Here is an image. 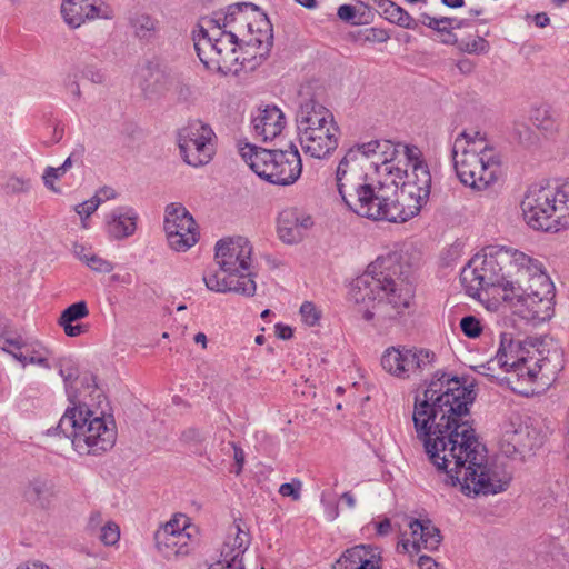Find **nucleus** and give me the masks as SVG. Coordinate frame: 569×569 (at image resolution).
<instances>
[{"label":"nucleus","instance_id":"48","mask_svg":"<svg viewBox=\"0 0 569 569\" xmlns=\"http://www.w3.org/2000/svg\"><path fill=\"white\" fill-rule=\"evenodd\" d=\"M63 330H64V333L68 336V337H79L83 333H86L88 331V327L86 325H82V323H76V325H60Z\"/></svg>","mask_w":569,"mask_h":569},{"label":"nucleus","instance_id":"16","mask_svg":"<svg viewBox=\"0 0 569 569\" xmlns=\"http://www.w3.org/2000/svg\"><path fill=\"white\" fill-rule=\"evenodd\" d=\"M435 355L429 350L389 347L381 357L385 371L400 379L419 378L433 368Z\"/></svg>","mask_w":569,"mask_h":569},{"label":"nucleus","instance_id":"11","mask_svg":"<svg viewBox=\"0 0 569 569\" xmlns=\"http://www.w3.org/2000/svg\"><path fill=\"white\" fill-rule=\"evenodd\" d=\"M204 23L208 28L219 27L227 36L234 34V40L242 46L256 48L254 57L264 58L272 47V24L252 3L231 4L226 12H216Z\"/></svg>","mask_w":569,"mask_h":569},{"label":"nucleus","instance_id":"60","mask_svg":"<svg viewBox=\"0 0 569 569\" xmlns=\"http://www.w3.org/2000/svg\"><path fill=\"white\" fill-rule=\"evenodd\" d=\"M549 22H550V19L545 12L537 13L535 16V23H536V26H538L540 28H545L546 26L549 24Z\"/></svg>","mask_w":569,"mask_h":569},{"label":"nucleus","instance_id":"4","mask_svg":"<svg viewBox=\"0 0 569 569\" xmlns=\"http://www.w3.org/2000/svg\"><path fill=\"white\" fill-rule=\"evenodd\" d=\"M413 286L397 254L379 257L367 270L355 279L350 299L367 321L386 327L397 320L409 308Z\"/></svg>","mask_w":569,"mask_h":569},{"label":"nucleus","instance_id":"62","mask_svg":"<svg viewBox=\"0 0 569 569\" xmlns=\"http://www.w3.org/2000/svg\"><path fill=\"white\" fill-rule=\"evenodd\" d=\"M183 438L189 441H191V440L198 441V440H200V433L196 429H189L186 432H183Z\"/></svg>","mask_w":569,"mask_h":569},{"label":"nucleus","instance_id":"38","mask_svg":"<svg viewBox=\"0 0 569 569\" xmlns=\"http://www.w3.org/2000/svg\"><path fill=\"white\" fill-rule=\"evenodd\" d=\"M31 189V181L17 176L8 178L3 184V190L7 194L27 193Z\"/></svg>","mask_w":569,"mask_h":569},{"label":"nucleus","instance_id":"54","mask_svg":"<svg viewBox=\"0 0 569 569\" xmlns=\"http://www.w3.org/2000/svg\"><path fill=\"white\" fill-rule=\"evenodd\" d=\"M276 335L280 339H289L292 337V329L289 326L278 323L276 326Z\"/></svg>","mask_w":569,"mask_h":569},{"label":"nucleus","instance_id":"59","mask_svg":"<svg viewBox=\"0 0 569 569\" xmlns=\"http://www.w3.org/2000/svg\"><path fill=\"white\" fill-rule=\"evenodd\" d=\"M391 529V522L388 518L377 523V532L380 536L388 535Z\"/></svg>","mask_w":569,"mask_h":569},{"label":"nucleus","instance_id":"14","mask_svg":"<svg viewBox=\"0 0 569 569\" xmlns=\"http://www.w3.org/2000/svg\"><path fill=\"white\" fill-rule=\"evenodd\" d=\"M547 433L533 419L510 412L500 423V455L525 460L545 445Z\"/></svg>","mask_w":569,"mask_h":569},{"label":"nucleus","instance_id":"53","mask_svg":"<svg viewBox=\"0 0 569 569\" xmlns=\"http://www.w3.org/2000/svg\"><path fill=\"white\" fill-rule=\"evenodd\" d=\"M93 197H99L101 204L106 200L114 199L117 197V193L112 188L103 187Z\"/></svg>","mask_w":569,"mask_h":569},{"label":"nucleus","instance_id":"49","mask_svg":"<svg viewBox=\"0 0 569 569\" xmlns=\"http://www.w3.org/2000/svg\"><path fill=\"white\" fill-rule=\"evenodd\" d=\"M64 174L66 172L61 166L57 168L48 167L43 173V182L48 183L49 179H60Z\"/></svg>","mask_w":569,"mask_h":569},{"label":"nucleus","instance_id":"27","mask_svg":"<svg viewBox=\"0 0 569 569\" xmlns=\"http://www.w3.org/2000/svg\"><path fill=\"white\" fill-rule=\"evenodd\" d=\"M249 533L244 531L239 521L230 527L229 532L220 548L219 560L228 563L243 565L242 556L249 548Z\"/></svg>","mask_w":569,"mask_h":569},{"label":"nucleus","instance_id":"13","mask_svg":"<svg viewBox=\"0 0 569 569\" xmlns=\"http://www.w3.org/2000/svg\"><path fill=\"white\" fill-rule=\"evenodd\" d=\"M194 48L203 66L224 76L238 73L243 64L238 48L242 44L233 36H227L219 27L201 26L193 34Z\"/></svg>","mask_w":569,"mask_h":569},{"label":"nucleus","instance_id":"12","mask_svg":"<svg viewBox=\"0 0 569 569\" xmlns=\"http://www.w3.org/2000/svg\"><path fill=\"white\" fill-rule=\"evenodd\" d=\"M239 152L257 176L272 184H292L302 171L300 153L296 147L270 150L244 143L239 146Z\"/></svg>","mask_w":569,"mask_h":569},{"label":"nucleus","instance_id":"37","mask_svg":"<svg viewBox=\"0 0 569 569\" xmlns=\"http://www.w3.org/2000/svg\"><path fill=\"white\" fill-rule=\"evenodd\" d=\"M420 21L422 24H425L428 28L436 30L438 32L448 31V26L451 27L452 23H455V22H457L458 28H461L463 24L462 20H458L456 18L443 17V18L438 19V18L430 17L427 13L420 14Z\"/></svg>","mask_w":569,"mask_h":569},{"label":"nucleus","instance_id":"15","mask_svg":"<svg viewBox=\"0 0 569 569\" xmlns=\"http://www.w3.org/2000/svg\"><path fill=\"white\" fill-rule=\"evenodd\" d=\"M498 250L493 246L486 247L482 253L476 254L461 270L460 281L466 293L486 305L488 310L496 311L498 305L490 300V290L498 283Z\"/></svg>","mask_w":569,"mask_h":569},{"label":"nucleus","instance_id":"22","mask_svg":"<svg viewBox=\"0 0 569 569\" xmlns=\"http://www.w3.org/2000/svg\"><path fill=\"white\" fill-rule=\"evenodd\" d=\"M61 16L70 28L77 29L87 21L111 20L114 11L102 0H62Z\"/></svg>","mask_w":569,"mask_h":569},{"label":"nucleus","instance_id":"26","mask_svg":"<svg viewBox=\"0 0 569 569\" xmlns=\"http://www.w3.org/2000/svg\"><path fill=\"white\" fill-rule=\"evenodd\" d=\"M284 123V116L276 106L258 109L257 113L252 117L253 131L263 141L278 137L282 132Z\"/></svg>","mask_w":569,"mask_h":569},{"label":"nucleus","instance_id":"18","mask_svg":"<svg viewBox=\"0 0 569 569\" xmlns=\"http://www.w3.org/2000/svg\"><path fill=\"white\" fill-rule=\"evenodd\" d=\"M251 256L252 246L243 237L221 239L216 244V263L222 272L236 273L240 280L254 279Z\"/></svg>","mask_w":569,"mask_h":569},{"label":"nucleus","instance_id":"3","mask_svg":"<svg viewBox=\"0 0 569 569\" xmlns=\"http://www.w3.org/2000/svg\"><path fill=\"white\" fill-rule=\"evenodd\" d=\"M395 143L389 140H371L351 147L336 169V186L345 204L356 214L379 221L381 203L386 201L385 180L375 181L369 171L379 174L401 171L393 167Z\"/></svg>","mask_w":569,"mask_h":569},{"label":"nucleus","instance_id":"28","mask_svg":"<svg viewBox=\"0 0 569 569\" xmlns=\"http://www.w3.org/2000/svg\"><path fill=\"white\" fill-rule=\"evenodd\" d=\"M380 556L366 546L346 550L332 565V569H381Z\"/></svg>","mask_w":569,"mask_h":569},{"label":"nucleus","instance_id":"2","mask_svg":"<svg viewBox=\"0 0 569 569\" xmlns=\"http://www.w3.org/2000/svg\"><path fill=\"white\" fill-rule=\"evenodd\" d=\"M556 287L545 264L512 246H500V318L523 330L553 316Z\"/></svg>","mask_w":569,"mask_h":569},{"label":"nucleus","instance_id":"6","mask_svg":"<svg viewBox=\"0 0 569 569\" xmlns=\"http://www.w3.org/2000/svg\"><path fill=\"white\" fill-rule=\"evenodd\" d=\"M86 385L79 395H71L72 407L67 408L56 428L72 443L79 455H100L110 450L117 440L113 417L106 413L102 403L108 406L106 397L96 383L93 376H84Z\"/></svg>","mask_w":569,"mask_h":569},{"label":"nucleus","instance_id":"57","mask_svg":"<svg viewBox=\"0 0 569 569\" xmlns=\"http://www.w3.org/2000/svg\"><path fill=\"white\" fill-rule=\"evenodd\" d=\"M67 88L69 90V92L72 94V97L79 101L80 98H81V90H80V86L79 83L76 81V80H71L68 84H67Z\"/></svg>","mask_w":569,"mask_h":569},{"label":"nucleus","instance_id":"33","mask_svg":"<svg viewBox=\"0 0 569 569\" xmlns=\"http://www.w3.org/2000/svg\"><path fill=\"white\" fill-rule=\"evenodd\" d=\"M441 539L440 530L435 527L430 520H425L423 532L420 535L419 539L412 540L411 548L416 552H419L421 549L433 551L438 549Z\"/></svg>","mask_w":569,"mask_h":569},{"label":"nucleus","instance_id":"36","mask_svg":"<svg viewBox=\"0 0 569 569\" xmlns=\"http://www.w3.org/2000/svg\"><path fill=\"white\" fill-rule=\"evenodd\" d=\"M511 132L521 144L531 146L537 141L535 131L522 120H515L512 122Z\"/></svg>","mask_w":569,"mask_h":569},{"label":"nucleus","instance_id":"32","mask_svg":"<svg viewBox=\"0 0 569 569\" xmlns=\"http://www.w3.org/2000/svg\"><path fill=\"white\" fill-rule=\"evenodd\" d=\"M90 529H99V540L106 546H114L120 539V528L113 521L102 523L99 513L91 516L89 522Z\"/></svg>","mask_w":569,"mask_h":569},{"label":"nucleus","instance_id":"41","mask_svg":"<svg viewBox=\"0 0 569 569\" xmlns=\"http://www.w3.org/2000/svg\"><path fill=\"white\" fill-rule=\"evenodd\" d=\"M300 315L302 317V320L308 326H315L318 323L320 319V312L316 308V306L311 302H303L300 307Z\"/></svg>","mask_w":569,"mask_h":569},{"label":"nucleus","instance_id":"21","mask_svg":"<svg viewBox=\"0 0 569 569\" xmlns=\"http://www.w3.org/2000/svg\"><path fill=\"white\" fill-rule=\"evenodd\" d=\"M0 349L11 355L22 367L37 365L50 369L49 351L38 342H28L20 336H14L4 330V323L0 320Z\"/></svg>","mask_w":569,"mask_h":569},{"label":"nucleus","instance_id":"51","mask_svg":"<svg viewBox=\"0 0 569 569\" xmlns=\"http://www.w3.org/2000/svg\"><path fill=\"white\" fill-rule=\"evenodd\" d=\"M72 252L79 260H81L84 263H87V259H89L92 254L87 250V248L83 244L80 243L73 244Z\"/></svg>","mask_w":569,"mask_h":569},{"label":"nucleus","instance_id":"64","mask_svg":"<svg viewBox=\"0 0 569 569\" xmlns=\"http://www.w3.org/2000/svg\"><path fill=\"white\" fill-rule=\"evenodd\" d=\"M341 499L347 503L349 508H353L356 506V500L350 492L342 493Z\"/></svg>","mask_w":569,"mask_h":569},{"label":"nucleus","instance_id":"56","mask_svg":"<svg viewBox=\"0 0 569 569\" xmlns=\"http://www.w3.org/2000/svg\"><path fill=\"white\" fill-rule=\"evenodd\" d=\"M16 569H51V568L41 561H26V562L19 565Z\"/></svg>","mask_w":569,"mask_h":569},{"label":"nucleus","instance_id":"43","mask_svg":"<svg viewBox=\"0 0 569 569\" xmlns=\"http://www.w3.org/2000/svg\"><path fill=\"white\" fill-rule=\"evenodd\" d=\"M302 483L300 480H293L292 482L282 483L279 488V493L283 497H289L293 501H298L301 498Z\"/></svg>","mask_w":569,"mask_h":569},{"label":"nucleus","instance_id":"8","mask_svg":"<svg viewBox=\"0 0 569 569\" xmlns=\"http://www.w3.org/2000/svg\"><path fill=\"white\" fill-rule=\"evenodd\" d=\"M523 220L536 231L569 230V180L533 182L520 202Z\"/></svg>","mask_w":569,"mask_h":569},{"label":"nucleus","instance_id":"19","mask_svg":"<svg viewBox=\"0 0 569 569\" xmlns=\"http://www.w3.org/2000/svg\"><path fill=\"white\" fill-rule=\"evenodd\" d=\"M163 229L171 249L184 252L198 241L197 223L181 203H170L164 210Z\"/></svg>","mask_w":569,"mask_h":569},{"label":"nucleus","instance_id":"10","mask_svg":"<svg viewBox=\"0 0 569 569\" xmlns=\"http://www.w3.org/2000/svg\"><path fill=\"white\" fill-rule=\"evenodd\" d=\"M452 160L457 177L465 186L483 191L496 182L498 154L480 131H462L455 139Z\"/></svg>","mask_w":569,"mask_h":569},{"label":"nucleus","instance_id":"52","mask_svg":"<svg viewBox=\"0 0 569 569\" xmlns=\"http://www.w3.org/2000/svg\"><path fill=\"white\" fill-rule=\"evenodd\" d=\"M423 522H425V520H418V519L411 520L409 522V528L411 530V536H412L413 540L419 539L420 535L423 532Z\"/></svg>","mask_w":569,"mask_h":569},{"label":"nucleus","instance_id":"47","mask_svg":"<svg viewBox=\"0 0 569 569\" xmlns=\"http://www.w3.org/2000/svg\"><path fill=\"white\" fill-rule=\"evenodd\" d=\"M356 9L351 4H341L337 11L338 18L346 22H351L356 18Z\"/></svg>","mask_w":569,"mask_h":569},{"label":"nucleus","instance_id":"20","mask_svg":"<svg viewBox=\"0 0 569 569\" xmlns=\"http://www.w3.org/2000/svg\"><path fill=\"white\" fill-rule=\"evenodd\" d=\"M191 530L190 519L186 515H174L154 533L158 550L166 558L188 555L192 545Z\"/></svg>","mask_w":569,"mask_h":569},{"label":"nucleus","instance_id":"29","mask_svg":"<svg viewBox=\"0 0 569 569\" xmlns=\"http://www.w3.org/2000/svg\"><path fill=\"white\" fill-rule=\"evenodd\" d=\"M54 496V485L47 476H34L29 479L22 489L23 499L31 506L47 509Z\"/></svg>","mask_w":569,"mask_h":569},{"label":"nucleus","instance_id":"30","mask_svg":"<svg viewBox=\"0 0 569 569\" xmlns=\"http://www.w3.org/2000/svg\"><path fill=\"white\" fill-rule=\"evenodd\" d=\"M129 27L133 37L142 43H151L160 30L159 20L142 12H137L129 18Z\"/></svg>","mask_w":569,"mask_h":569},{"label":"nucleus","instance_id":"31","mask_svg":"<svg viewBox=\"0 0 569 569\" xmlns=\"http://www.w3.org/2000/svg\"><path fill=\"white\" fill-rule=\"evenodd\" d=\"M530 121L545 136H552L559 129L555 111L549 106H537L530 111Z\"/></svg>","mask_w":569,"mask_h":569},{"label":"nucleus","instance_id":"1","mask_svg":"<svg viewBox=\"0 0 569 569\" xmlns=\"http://www.w3.org/2000/svg\"><path fill=\"white\" fill-rule=\"evenodd\" d=\"M473 399V390L437 371L415 398L413 426L429 461L452 486L460 485L467 496L495 495L487 448L469 421Z\"/></svg>","mask_w":569,"mask_h":569},{"label":"nucleus","instance_id":"5","mask_svg":"<svg viewBox=\"0 0 569 569\" xmlns=\"http://www.w3.org/2000/svg\"><path fill=\"white\" fill-rule=\"evenodd\" d=\"M500 385L521 396L546 390L563 369L561 348L549 338L520 340L500 337Z\"/></svg>","mask_w":569,"mask_h":569},{"label":"nucleus","instance_id":"44","mask_svg":"<svg viewBox=\"0 0 569 569\" xmlns=\"http://www.w3.org/2000/svg\"><path fill=\"white\" fill-rule=\"evenodd\" d=\"M100 198L92 197L91 199L74 207V211L84 218H89L100 206Z\"/></svg>","mask_w":569,"mask_h":569},{"label":"nucleus","instance_id":"39","mask_svg":"<svg viewBox=\"0 0 569 569\" xmlns=\"http://www.w3.org/2000/svg\"><path fill=\"white\" fill-rule=\"evenodd\" d=\"M458 47L460 50L468 53H482L488 50V42L480 36L473 39H462L459 41Z\"/></svg>","mask_w":569,"mask_h":569},{"label":"nucleus","instance_id":"34","mask_svg":"<svg viewBox=\"0 0 569 569\" xmlns=\"http://www.w3.org/2000/svg\"><path fill=\"white\" fill-rule=\"evenodd\" d=\"M89 315V309L87 307L86 301H78L76 303L70 305L68 308H66L60 318L58 323L59 325H72Z\"/></svg>","mask_w":569,"mask_h":569},{"label":"nucleus","instance_id":"50","mask_svg":"<svg viewBox=\"0 0 569 569\" xmlns=\"http://www.w3.org/2000/svg\"><path fill=\"white\" fill-rule=\"evenodd\" d=\"M231 449L233 450V457L237 463L236 473L239 475L242 470V466L244 463V452L241 448L237 447L234 443H229Z\"/></svg>","mask_w":569,"mask_h":569},{"label":"nucleus","instance_id":"45","mask_svg":"<svg viewBox=\"0 0 569 569\" xmlns=\"http://www.w3.org/2000/svg\"><path fill=\"white\" fill-rule=\"evenodd\" d=\"M498 362L495 361V359H490L489 361L485 363H480L476 366V370L479 375L489 378L490 380L496 379V371H497Z\"/></svg>","mask_w":569,"mask_h":569},{"label":"nucleus","instance_id":"46","mask_svg":"<svg viewBox=\"0 0 569 569\" xmlns=\"http://www.w3.org/2000/svg\"><path fill=\"white\" fill-rule=\"evenodd\" d=\"M82 76L84 79L97 84L103 83L106 79L103 72L94 67H86L82 71Z\"/></svg>","mask_w":569,"mask_h":569},{"label":"nucleus","instance_id":"58","mask_svg":"<svg viewBox=\"0 0 569 569\" xmlns=\"http://www.w3.org/2000/svg\"><path fill=\"white\" fill-rule=\"evenodd\" d=\"M378 9L386 17L390 10V8L395 4L391 0H375Z\"/></svg>","mask_w":569,"mask_h":569},{"label":"nucleus","instance_id":"42","mask_svg":"<svg viewBox=\"0 0 569 569\" xmlns=\"http://www.w3.org/2000/svg\"><path fill=\"white\" fill-rule=\"evenodd\" d=\"M91 270L101 273H109L113 270V263L97 254H91L86 263Z\"/></svg>","mask_w":569,"mask_h":569},{"label":"nucleus","instance_id":"7","mask_svg":"<svg viewBox=\"0 0 569 569\" xmlns=\"http://www.w3.org/2000/svg\"><path fill=\"white\" fill-rule=\"evenodd\" d=\"M393 167L401 173H387L382 188L379 221L405 222L417 216L428 202L431 174L421 152L415 146L395 143Z\"/></svg>","mask_w":569,"mask_h":569},{"label":"nucleus","instance_id":"23","mask_svg":"<svg viewBox=\"0 0 569 569\" xmlns=\"http://www.w3.org/2000/svg\"><path fill=\"white\" fill-rule=\"evenodd\" d=\"M234 274L222 272L219 267V270H207L203 274V282L209 290L214 292H233L244 297H253L257 290L256 280H240Z\"/></svg>","mask_w":569,"mask_h":569},{"label":"nucleus","instance_id":"9","mask_svg":"<svg viewBox=\"0 0 569 569\" xmlns=\"http://www.w3.org/2000/svg\"><path fill=\"white\" fill-rule=\"evenodd\" d=\"M296 124L300 146L311 158L327 159L338 148L339 127L332 112L315 98L310 86L299 91Z\"/></svg>","mask_w":569,"mask_h":569},{"label":"nucleus","instance_id":"55","mask_svg":"<svg viewBox=\"0 0 569 569\" xmlns=\"http://www.w3.org/2000/svg\"><path fill=\"white\" fill-rule=\"evenodd\" d=\"M208 569H244V565H238L237 562L231 565L221 560H217Z\"/></svg>","mask_w":569,"mask_h":569},{"label":"nucleus","instance_id":"61","mask_svg":"<svg viewBox=\"0 0 569 569\" xmlns=\"http://www.w3.org/2000/svg\"><path fill=\"white\" fill-rule=\"evenodd\" d=\"M453 28H458L457 22L452 23L451 27L448 26V31L443 32L446 34V38L443 39L445 43H451V42L459 43L456 36L453 33H451V29H453Z\"/></svg>","mask_w":569,"mask_h":569},{"label":"nucleus","instance_id":"24","mask_svg":"<svg viewBox=\"0 0 569 569\" xmlns=\"http://www.w3.org/2000/svg\"><path fill=\"white\" fill-rule=\"evenodd\" d=\"M313 224L312 218L297 208H287L278 217V234L286 243H297L302 240L307 230Z\"/></svg>","mask_w":569,"mask_h":569},{"label":"nucleus","instance_id":"63","mask_svg":"<svg viewBox=\"0 0 569 569\" xmlns=\"http://www.w3.org/2000/svg\"><path fill=\"white\" fill-rule=\"evenodd\" d=\"M441 2L452 9L461 8L465 4V0H441Z\"/></svg>","mask_w":569,"mask_h":569},{"label":"nucleus","instance_id":"40","mask_svg":"<svg viewBox=\"0 0 569 569\" xmlns=\"http://www.w3.org/2000/svg\"><path fill=\"white\" fill-rule=\"evenodd\" d=\"M460 328L469 338H477L482 331L479 320L473 316L463 317L460 321Z\"/></svg>","mask_w":569,"mask_h":569},{"label":"nucleus","instance_id":"17","mask_svg":"<svg viewBox=\"0 0 569 569\" xmlns=\"http://www.w3.org/2000/svg\"><path fill=\"white\" fill-rule=\"evenodd\" d=\"M211 127L200 120L190 121L178 132V144L184 161L192 167L207 164L213 156Z\"/></svg>","mask_w":569,"mask_h":569},{"label":"nucleus","instance_id":"35","mask_svg":"<svg viewBox=\"0 0 569 569\" xmlns=\"http://www.w3.org/2000/svg\"><path fill=\"white\" fill-rule=\"evenodd\" d=\"M386 19L406 29L417 28L416 20L403 8L396 3L390 8Z\"/></svg>","mask_w":569,"mask_h":569},{"label":"nucleus","instance_id":"25","mask_svg":"<svg viewBox=\"0 0 569 569\" xmlns=\"http://www.w3.org/2000/svg\"><path fill=\"white\" fill-rule=\"evenodd\" d=\"M138 219L139 216L132 207H117L104 217L106 232L112 240H124L134 234Z\"/></svg>","mask_w":569,"mask_h":569}]
</instances>
